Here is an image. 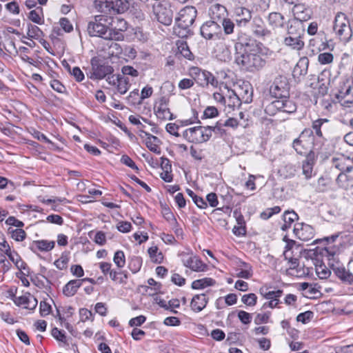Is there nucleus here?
I'll use <instances>...</instances> for the list:
<instances>
[{
    "label": "nucleus",
    "mask_w": 353,
    "mask_h": 353,
    "mask_svg": "<svg viewBox=\"0 0 353 353\" xmlns=\"http://www.w3.org/2000/svg\"><path fill=\"white\" fill-rule=\"evenodd\" d=\"M133 3V0H94V9L105 15H117L127 12Z\"/></svg>",
    "instance_id": "nucleus-1"
},
{
    "label": "nucleus",
    "mask_w": 353,
    "mask_h": 353,
    "mask_svg": "<svg viewBox=\"0 0 353 353\" xmlns=\"http://www.w3.org/2000/svg\"><path fill=\"white\" fill-rule=\"evenodd\" d=\"M261 48L256 52H250L236 55L235 61L243 69L255 72L262 69L266 64V61L261 54Z\"/></svg>",
    "instance_id": "nucleus-2"
},
{
    "label": "nucleus",
    "mask_w": 353,
    "mask_h": 353,
    "mask_svg": "<svg viewBox=\"0 0 353 353\" xmlns=\"http://www.w3.org/2000/svg\"><path fill=\"white\" fill-rule=\"evenodd\" d=\"M108 16L103 14L95 15L88 22L87 32L90 37H98L105 40H110L112 37L110 33V28L103 22H106Z\"/></svg>",
    "instance_id": "nucleus-3"
},
{
    "label": "nucleus",
    "mask_w": 353,
    "mask_h": 353,
    "mask_svg": "<svg viewBox=\"0 0 353 353\" xmlns=\"http://www.w3.org/2000/svg\"><path fill=\"white\" fill-rule=\"evenodd\" d=\"M333 28L342 42L346 43L350 40L352 36V30L349 20L345 14L339 13L336 14Z\"/></svg>",
    "instance_id": "nucleus-4"
},
{
    "label": "nucleus",
    "mask_w": 353,
    "mask_h": 353,
    "mask_svg": "<svg viewBox=\"0 0 353 353\" xmlns=\"http://www.w3.org/2000/svg\"><path fill=\"white\" fill-rule=\"evenodd\" d=\"M189 74L199 85L203 88H206L209 85L214 88L218 86V80L209 71L203 70L199 67H191L189 69Z\"/></svg>",
    "instance_id": "nucleus-5"
},
{
    "label": "nucleus",
    "mask_w": 353,
    "mask_h": 353,
    "mask_svg": "<svg viewBox=\"0 0 353 353\" xmlns=\"http://www.w3.org/2000/svg\"><path fill=\"white\" fill-rule=\"evenodd\" d=\"M313 131L310 128H305L292 143V147L299 154H306L314 141Z\"/></svg>",
    "instance_id": "nucleus-6"
},
{
    "label": "nucleus",
    "mask_w": 353,
    "mask_h": 353,
    "mask_svg": "<svg viewBox=\"0 0 353 353\" xmlns=\"http://www.w3.org/2000/svg\"><path fill=\"white\" fill-rule=\"evenodd\" d=\"M92 72L90 79L94 80H101L110 75L114 72L112 66L97 57H94L90 61Z\"/></svg>",
    "instance_id": "nucleus-7"
},
{
    "label": "nucleus",
    "mask_w": 353,
    "mask_h": 353,
    "mask_svg": "<svg viewBox=\"0 0 353 353\" xmlns=\"http://www.w3.org/2000/svg\"><path fill=\"white\" fill-rule=\"evenodd\" d=\"M290 85L288 78L283 75L276 77L270 88L272 97L279 99L290 97Z\"/></svg>",
    "instance_id": "nucleus-8"
},
{
    "label": "nucleus",
    "mask_w": 353,
    "mask_h": 353,
    "mask_svg": "<svg viewBox=\"0 0 353 353\" xmlns=\"http://www.w3.org/2000/svg\"><path fill=\"white\" fill-rule=\"evenodd\" d=\"M236 55L250 52H256L260 49L257 41L250 36L241 33L234 45Z\"/></svg>",
    "instance_id": "nucleus-9"
},
{
    "label": "nucleus",
    "mask_w": 353,
    "mask_h": 353,
    "mask_svg": "<svg viewBox=\"0 0 353 353\" xmlns=\"http://www.w3.org/2000/svg\"><path fill=\"white\" fill-rule=\"evenodd\" d=\"M152 9L155 18L159 23L165 26L172 23L173 12L166 2H157L153 5Z\"/></svg>",
    "instance_id": "nucleus-10"
},
{
    "label": "nucleus",
    "mask_w": 353,
    "mask_h": 353,
    "mask_svg": "<svg viewBox=\"0 0 353 353\" xmlns=\"http://www.w3.org/2000/svg\"><path fill=\"white\" fill-rule=\"evenodd\" d=\"M200 34L205 39L216 40L222 38V27L216 21H207L200 28Z\"/></svg>",
    "instance_id": "nucleus-11"
},
{
    "label": "nucleus",
    "mask_w": 353,
    "mask_h": 353,
    "mask_svg": "<svg viewBox=\"0 0 353 353\" xmlns=\"http://www.w3.org/2000/svg\"><path fill=\"white\" fill-rule=\"evenodd\" d=\"M197 15V10L193 6H185L179 12V17L177 18L179 28L186 30L194 22Z\"/></svg>",
    "instance_id": "nucleus-12"
},
{
    "label": "nucleus",
    "mask_w": 353,
    "mask_h": 353,
    "mask_svg": "<svg viewBox=\"0 0 353 353\" xmlns=\"http://www.w3.org/2000/svg\"><path fill=\"white\" fill-rule=\"evenodd\" d=\"M108 26L110 33L112 37L110 40L121 41L123 39V32L128 30V23L124 19L118 17H113Z\"/></svg>",
    "instance_id": "nucleus-13"
},
{
    "label": "nucleus",
    "mask_w": 353,
    "mask_h": 353,
    "mask_svg": "<svg viewBox=\"0 0 353 353\" xmlns=\"http://www.w3.org/2000/svg\"><path fill=\"white\" fill-rule=\"evenodd\" d=\"M169 101V99L167 97H161L154 104V111L158 119L161 120L174 119V114L168 108Z\"/></svg>",
    "instance_id": "nucleus-14"
},
{
    "label": "nucleus",
    "mask_w": 353,
    "mask_h": 353,
    "mask_svg": "<svg viewBox=\"0 0 353 353\" xmlns=\"http://www.w3.org/2000/svg\"><path fill=\"white\" fill-rule=\"evenodd\" d=\"M293 232L298 239L303 241H308L314 236V228L311 225L303 223H296Z\"/></svg>",
    "instance_id": "nucleus-15"
},
{
    "label": "nucleus",
    "mask_w": 353,
    "mask_h": 353,
    "mask_svg": "<svg viewBox=\"0 0 353 353\" xmlns=\"http://www.w3.org/2000/svg\"><path fill=\"white\" fill-rule=\"evenodd\" d=\"M332 270L343 283L353 284V261L348 263L347 270L343 266L332 267Z\"/></svg>",
    "instance_id": "nucleus-16"
},
{
    "label": "nucleus",
    "mask_w": 353,
    "mask_h": 353,
    "mask_svg": "<svg viewBox=\"0 0 353 353\" xmlns=\"http://www.w3.org/2000/svg\"><path fill=\"white\" fill-rule=\"evenodd\" d=\"M330 125V121L327 119H318L314 120L312 123V128L313 133L314 132L316 136L325 139V136L327 134Z\"/></svg>",
    "instance_id": "nucleus-17"
},
{
    "label": "nucleus",
    "mask_w": 353,
    "mask_h": 353,
    "mask_svg": "<svg viewBox=\"0 0 353 353\" xmlns=\"http://www.w3.org/2000/svg\"><path fill=\"white\" fill-rule=\"evenodd\" d=\"M252 29L256 37L266 39L271 36V31L265 27L263 19L259 17L254 18L252 23Z\"/></svg>",
    "instance_id": "nucleus-18"
},
{
    "label": "nucleus",
    "mask_w": 353,
    "mask_h": 353,
    "mask_svg": "<svg viewBox=\"0 0 353 353\" xmlns=\"http://www.w3.org/2000/svg\"><path fill=\"white\" fill-rule=\"evenodd\" d=\"M203 126H196L187 129L183 132V137L191 143H203Z\"/></svg>",
    "instance_id": "nucleus-19"
},
{
    "label": "nucleus",
    "mask_w": 353,
    "mask_h": 353,
    "mask_svg": "<svg viewBox=\"0 0 353 353\" xmlns=\"http://www.w3.org/2000/svg\"><path fill=\"white\" fill-rule=\"evenodd\" d=\"M225 88L228 89V94H226V103H228V106L230 108L234 109L235 107H239L241 105L242 99L240 95H242V90L241 87H238L237 90H230L225 86Z\"/></svg>",
    "instance_id": "nucleus-20"
},
{
    "label": "nucleus",
    "mask_w": 353,
    "mask_h": 353,
    "mask_svg": "<svg viewBox=\"0 0 353 353\" xmlns=\"http://www.w3.org/2000/svg\"><path fill=\"white\" fill-rule=\"evenodd\" d=\"M292 12L295 18L300 21H306L311 18V9L306 8L304 4L299 3V2L294 4Z\"/></svg>",
    "instance_id": "nucleus-21"
},
{
    "label": "nucleus",
    "mask_w": 353,
    "mask_h": 353,
    "mask_svg": "<svg viewBox=\"0 0 353 353\" xmlns=\"http://www.w3.org/2000/svg\"><path fill=\"white\" fill-rule=\"evenodd\" d=\"M226 14L227 10L225 6L219 3L212 5L209 10L210 20L218 21L219 24L225 19Z\"/></svg>",
    "instance_id": "nucleus-22"
},
{
    "label": "nucleus",
    "mask_w": 353,
    "mask_h": 353,
    "mask_svg": "<svg viewBox=\"0 0 353 353\" xmlns=\"http://www.w3.org/2000/svg\"><path fill=\"white\" fill-rule=\"evenodd\" d=\"M334 167L341 171V172H350L353 169V162L350 159L341 156L338 158H332Z\"/></svg>",
    "instance_id": "nucleus-23"
},
{
    "label": "nucleus",
    "mask_w": 353,
    "mask_h": 353,
    "mask_svg": "<svg viewBox=\"0 0 353 353\" xmlns=\"http://www.w3.org/2000/svg\"><path fill=\"white\" fill-rule=\"evenodd\" d=\"M208 298L205 294H196L192 299L190 307L194 312L202 311L207 305Z\"/></svg>",
    "instance_id": "nucleus-24"
},
{
    "label": "nucleus",
    "mask_w": 353,
    "mask_h": 353,
    "mask_svg": "<svg viewBox=\"0 0 353 353\" xmlns=\"http://www.w3.org/2000/svg\"><path fill=\"white\" fill-rule=\"evenodd\" d=\"M13 301L18 306L26 305L25 308L29 310H34L37 305V299L35 297H34V296H32L30 294H28V296H14V299H13Z\"/></svg>",
    "instance_id": "nucleus-25"
},
{
    "label": "nucleus",
    "mask_w": 353,
    "mask_h": 353,
    "mask_svg": "<svg viewBox=\"0 0 353 353\" xmlns=\"http://www.w3.org/2000/svg\"><path fill=\"white\" fill-rule=\"evenodd\" d=\"M55 242L54 241L39 240L34 241L30 246V249L34 253L37 250L41 252H48L54 248Z\"/></svg>",
    "instance_id": "nucleus-26"
},
{
    "label": "nucleus",
    "mask_w": 353,
    "mask_h": 353,
    "mask_svg": "<svg viewBox=\"0 0 353 353\" xmlns=\"http://www.w3.org/2000/svg\"><path fill=\"white\" fill-rule=\"evenodd\" d=\"M215 57L221 61L228 62L231 60L232 54L229 48L223 43L216 45L214 50Z\"/></svg>",
    "instance_id": "nucleus-27"
},
{
    "label": "nucleus",
    "mask_w": 353,
    "mask_h": 353,
    "mask_svg": "<svg viewBox=\"0 0 353 353\" xmlns=\"http://www.w3.org/2000/svg\"><path fill=\"white\" fill-rule=\"evenodd\" d=\"M183 265L196 272L204 271L206 268V265L204 264L197 257H188V259H182Z\"/></svg>",
    "instance_id": "nucleus-28"
},
{
    "label": "nucleus",
    "mask_w": 353,
    "mask_h": 353,
    "mask_svg": "<svg viewBox=\"0 0 353 353\" xmlns=\"http://www.w3.org/2000/svg\"><path fill=\"white\" fill-rule=\"evenodd\" d=\"M351 88V83L348 80L342 81L340 83L337 91L334 93L335 97L339 102L341 101L350 94Z\"/></svg>",
    "instance_id": "nucleus-29"
},
{
    "label": "nucleus",
    "mask_w": 353,
    "mask_h": 353,
    "mask_svg": "<svg viewBox=\"0 0 353 353\" xmlns=\"http://www.w3.org/2000/svg\"><path fill=\"white\" fill-rule=\"evenodd\" d=\"M83 280L75 279L70 281L63 288V293L67 296H74L81 286Z\"/></svg>",
    "instance_id": "nucleus-30"
},
{
    "label": "nucleus",
    "mask_w": 353,
    "mask_h": 353,
    "mask_svg": "<svg viewBox=\"0 0 353 353\" xmlns=\"http://www.w3.org/2000/svg\"><path fill=\"white\" fill-rule=\"evenodd\" d=\"M145 136L147 137L145 141L147 148L151 152L159 154L161 153V149L159 146V143H160L159 139L148 132H145Z\"/></svg>",
    "instance_id": "nucleus-31"
},
{
    "label": "nucleus",
    "mask_w": 353,
    "mask_h": 353,
    "mask_svg": "<svg viewBox=\"0 0 353 353\" xmlns=\"http://www.w3.org/2000/svg\"><path fill=\"white\" fill-rule=\"evenodd\" d=\"M347 172H341L336 179V182L338 186L344 190H349L353 188V177L347 175Z\"/></svg>",
    "instance_id": "nucleus-32"
},
{
    "label": "nucleus",
    "mask_w": 353,
    "mask_h": 353,
    "mask_svg": "<svg viewBox=\"0 0 353 353\" xmlns=\"http://www.w3.org/2000/svg\"><path fill=\"white\" fill-rule=\"evenodd\" d=\"M176 45L178 48V52L176 53V56L181 55L190 61H193L194 59V55L190 51V48L186 41H178Z\"/></svg>",
    "instance_id": "nucleus-33"
},
{
    "label": "nucleus",
    "mask_w": 353,
    "mask_h": 353,
    "mask_svg": "<svg viewBox=\"0 0 353 353\" xmlns=\"http://www.w3.org/2000/svg\"><path fill=\"white\" fill-rule=\"evenodd\" d=\"M280 102V112L291 114L296 110V103L291 99L290 97L288 98H281L279 99Z\"/></svg>",
    "instance_id": "nucleus-34"
},
{
    "label": "nucleus",
    "mask_w": 353,
    "mask_h": 353,
    "mask_svg": "<svg viewBox=\"0 0 353 353\" xmlns=\"http://www.w3.org/2000/svg\"><path fill=\"white\" fill-rule=\"evenodd\" d=\"M270 288L263 286L259 289V293L265 299L274 301H279V298L282 295L283 290H277L276 291L270 290Z\"/></svg>",
    "instance_id": "nucleus-35"
},
{
    "label": "nucleus",
    "mask_w": 353,
    "mask_h": 353,
    "mask_svg": "<svg viewBox=\"0 0 353 353\" xmlns=\"http://www.w3.org/2000/svg\"><path fill=\"white\" fill-rule=\"evenodd\" d=\"M284 44L292 50H301L304 48L305 43L302 38L286 37L283 41Z\"/></svg>",
    "instance_id": "nucleus-36"
},
{
    "label": "nucleus",
    "mask_w": 353,
    "mask_h": 353,
    "mask_svg": "<svg viewBox=\"0 0 353 353\" xmlns=\"http://www.w3.org/2000/svg\"><path fill=\"white\" fill-rule=\"evenodd\" d=\"M299 219L298 214L294 211H285L283 214V225L281 226L283 231L288 230L291 225Z\"/></svg>",
    "instance_id": "nucleus-37"
},
{
    "label": "nucleus",
    "mask_w": 353,
    "mask_h": 353,
    "mask_svg": "<svg viewBox=\"0 0 353 353\" xmlns=\"http://www.w3.org/2000/svg\"><path fill=\"white\" fill-rule=\"evenodd\" d=\"M315 270L318 276L321 279H325L330 275V270L323 263L322 261L315 259Z\"/></svg>",
    "instance_id": "nucleus-38"
},
{
    "label": "nucleus",
    "mask_w": 353,
    "mask_h": 353,
    "mask_svg": "<svg viewBox=\"0 0 353 353\" xmlns=\"http://www.w3.org/2000/svg\"><path fill=\"white\" fill-rule=\"evenodd\" d=\"M304 34V29L301 26V23L298 21L292 23L288 26L287 37L302 38Z\"/></svg>",
    "instance_id": "nucleus-39"
},
{
    "label": "nucleus",
    "mask_w": 353,
    "mask_h": 353,
    "mask_svg": "<svg viewBox=\"0 0 353 353\" xmlns=\"http://www.w3.org/2000/svg\"><path fill=\"white\" fill-rule=\"evenodd\" d=\"M268 22L274 28L283 27L285 23V19L279 12H271L268 16Z\"/></svg>",
    "instance_id": "nucleus-40"
},
{
    "label": "nucleus",
    "mask_w": 353,
    "mask_h": 353,
    "mask_svg": "<svg viewBox=\"0 0 353 353\" xmlns=\"http://www.w3.org/2000/svg\"><path fill=\"white\" fill-rule=\"evenodd\" d=\"M215 283V281L212 278H204L195 280L192 283V288L194 290L203 289L208 286H212Z\"/></svg>",
    "instance_id": "nucleus-41"
},
{
    "label": "nucleus",
    "mask_w": 353,
    "mask_h": 353,
    "mask_svg": "<svg viewBox=\"0 0 353 353\" xmlns=\"http://www.w3.org/2000/svg\"><path fill=\"white\" fill-rule=\"evenodd\" d=\"M112 281L120 284H125L128 279V273L125 271H111L110 276Z\"/></svg>",
    "instance_id": "nucleus-42"
},
{
    "label": "nucleus",
    "mask_w": 353,
    "mask_h": 353,
    "mask_svg": "<svg viewBox=\"0 0 353 353\" xmlns=\"http://www.w3.org/2000/svg\"><path fill=\"white\" fill-rule=\"evenodd\" d=\"M235 14L237 16L241 17L240 21L248 22L252 18L251 11L244 7L239 6L235 8Z\"/></svg>",
    "instance_id": "nucleus-43"
},
{
    "label": "nucleus",
    "mask_w": 353,
    "mask_h": 353,
    "mask_svg": "<svg viewBox=\"0 0 353 353\" xmlns=\"http://www.w3.org/2000/svg\"><path fill=\"white\" fill-rule=\"evenodd\" d=\"M280 102L279 99H276L265 105V112L270 116H274L278 112H280Z\"/></svg>",
    "instance_id": "nucleus-44"
},
{
    "label": "nucleus",
    "mask_w": 353,
    "mask_h": 353,
    "mask_svg": "<svg viewBox=\"0 0 353 353\" xmlns=\"http://www.w3.org/2000/svg\"><path fill=\"white\" fill-rule=\"evenodd\" d=\"M309 65V60L307 57H302L296 63L294 72H297L300 69L299 74L304 75L307 74V67Z\"/></svg>",
    "instance_id": "nucleus-45"
},
{
    "label": "nucleus",
    "mask_w": 353,
    "mask_h": 353,
    "mask_svg": "<svg viewBox=\"0 0 353 353\" xmlns=\"http://www.w3.org/2000/svg\"><path fill=\"white\" fill-rule=\"evenodd\" d=\"M27 34L29 39H38L43 35V32L38 26L29 24Z\"/></svg>",
    "instance_id": "nucleus-46"
},
{
    "label": "nucleus",
    "mask_w": 353,
    "mask_h": 353,
    "mask_svg": "<svg viewBox=\"0 0 353 353\" xmlns=\"http://www.w3.org/2000/svg\"><path fill=\"white\" fill-rule=\"evenodd\" d=\"M68 254L69 252H64L62 253L61 257L54 261V265L59 270H62L67 268L69 262Z\"/></svg>",
    "instance_id": "nucleus-47"
},
{
    "label": "nucleus",
    "mask_w": 353,
    "mask_h": 353,
    "mask_svg": "<svg viewBox=\"0 0 353 353\" xmlns=\"http://www.w3.org/2000/svg\"><path fill=\"white\" fill-rule=\"evenodd\" d=\"M127 101L129 104L136 105H140L142 103V100L141 99V96L139 94V92L138 89H135L132 91L129 96L127 97Z\"/></svg>",
    "instance_id": "nucleus-48"
},
{
    "label": "nucleus",
    "mask_w": 353,
    "mask_h": 353,
    "mask_svg": "<svg viewBox=\"0 0 353 353\" xmlns=\"http://www.w3.org/2000/svg\"><path fill=\"white\" fill-rule=\"evenodd\" d=\"M281 210V209L279 206H274L273 208H267L265 211L261 213L260 217L262 219L267 220L274 214H279Z\"/></svg>",
    "instance_id": "nucleus-49"
},
{
    "label": "nucleus",
    "mask_w": 353,
    "mask_h": 353,
    "mask_svg": "<svg viewBox=\"0 0 353 353\" xmlns=\"http://www.w3.org/2000/svg\"><path fill=\"white\" fill-rule=\"evenodd\" d=\"M113 261L119 268L124 267L125 264V258L123 252L121 250L117 251L114 253Z\"/></svg>",
    "instance_id": "nucleus-50"
},
{
    "label": "nucleus",
    "mask_w": 353,
    "mask_h": 353,
    "mask_svg": "<svg viewBox=\"0 0 353 353\" xmlns=\"http://www.w3.org/2000/svg\"><path fill=\"white\" fill-rule=\"evenodd\" d=\"M38 9H39V12L37 10H31L29 13L28 18L30 20H31L32 22L35 23L42 24L43 20L41 17L40 13H42L43 10L41 8H38Z\"/></svg>",
    "instance_id": "nucleus-51"
},
{
    "label": "nucleus",
    "mask_w": 353,
    "mask_h": 353,
    "mask_svg": "<svg viewBox=\"0 0 353 353\" xmlns=\"http://www.w3.org/2000/svg\"><path fill=\"white\" fill-rule=\"evenodd\" d=\"M241 301L244 304L248 306H254L256 304L257 296L254 293L245 294L242 296Z\"/></svg>",
    "instance_id": "nucleus-52"
},
{
    "label": "nucleus",
    "mask_w": 353,
    "mask_h": 353,
    "mask_svg": "<svg viewBox=\"0 0 353 353\" xmlns=\"http://www.w3.org/2000/svg\"><path fill=\"white\" fill-rule=\"evenodd\" d=\"M219 115V111L214 106H208L204 112L202 119H211L214 118Z\"/></svg>",
    "instance_id": "nucleus-53"
},
{
    "label": "nucleus",
    "mask_w": 353,
    "mask_h": 353,
    "mask_svg": "<svg viewBox=\"0 0 353 353\" xmlns=\"http://www.w3.org/2000/svg\"><path fill=\"white\" fill-rule=\"evenodd\" d=\"M51 334L56 340L61 341L64 344L68 345L67 343L66 336L63 331L60 330L57 327H54L51 331Z\"/></svg>",
    "instance_id": "nucleus-54"
},
{
    "label": "nucleus",
    "mask_w": 353,
    "mask_h": 353,
    "mask_svg": "<svg viewBox=\"0 0 353 353\" xmlns=\"http://www.w3.org/2000/svg\"><path fill=\"white\" fill-rule=\"evenodd\" d=\"M221 23L225 34H230L234 32V23L230 19L225 18Z\"/></svg>",
    "instance_id": "nucleus-55"
},
{
    "label": "nucleus",
    "mask_w": 353,
    "mask_h": 353,
    "mask_svg": "<svg viewBox=\"0 0 353 353\" xmlns=\"http://www.w3.org/2000/svg\"><path fill=\"white\" fill-rule=\"evenodd\" d=\"M141 264L142 262L141 258L135 256L130 260L129 263V268L133 273H136L139 271Z\"/></svg>",
    "instance_id": "nucleus-56"
},
{
    "label": "nucleus",
    "mask_w": 353,
    "mask_h": 353,
    "mask_svg": "<svg viewBox=\"0 0 353 353\" xmlns=\"http://www.w3.org/2000/svg\"><path fill=\"white\" fill-rule=\"evenodd\" d=\"M333 54L330 52L321 53L318 56V61L321 64H329L333 61Z\"/></svg>",
    "instance_id": "nucleus-57"
},
{
    "label": "nucleus",
    "mask_w": 353,
    "mask_h": 353,
    "mask_svg": "<svg viewBox=\"0 0 353 353\" xmlns=\"http://www.w3.org/2000/svg\"><path fill=\"white\" fill-rule=\"evenodd\" d=\"M11 236L17 241H22L26 239V233L23 230L17 228L11 231Z\"/></svg>",
    "instance_id": "nucleus-58"
},
{
    "label": "nucleus",
    "mask_w": 353,
    "mask_h": 353,
    "mask_svg": "<svg viewBox=\"0 0 353 353\" xmlns=\"http://www.w3.org/2000/svg\"><path fill=\"white\" fill-rule=\"evenodd\" d=\"M121 72L123 76L129 75L132 77H137L139 74L138 70L130 65H124L122 67Z\"/></svg>",
    "instance_id": "nucleus-59"
},
{
    "label": "nucleus",
    "mask_w": 353,
    "mask_h": 353,
    "mask_svg": "<svg viewBox=\"0 0 353 353\" xmlns=\"http://www.w3.org/2000/svg\"><path fill=\"white\" fill-rule=\"evenodd\" d=\"M59 24L61 28L65 32H70L73 30V26L71 23L70 21L66 17H62L59 20Z\"/></svg>",
    "instance_id": "nucleus-60"
},
{
    "label": "nucleus",
    "mask_w": 353,
    "mask_h": 353,
    "mask_svg": "<svg viewBox=\"0 0 353 353\" xmlns=\"http://www.w3.org/2000/svg\"><path fill=\"white\" fill-rule=\"evenodd\" d=\"M313 315L314 314L312 311H306L305 312L300 313L296 317V321L303 323H306L312 319Z\"/></svg>",
    "instance_id": "nucleus-61"
},
{
    "label": "nucleus",
    "mask_w": 353,
    "mask_h": 353,
    "mask_svg": "<svg viewBox=\"0 0 353 353\" xmlns=\"http://www.w3.org/2000/svg\"><path fill=\"white\" fill-rule=\"evenodd\" d=\"M336 254V249L334 247L324 248L321 251V256L327 257V260L329 261L333 259Z\"/></svg>",
    "instance_id": "nucleus-62"
},
{
    "label": "nucleus",
    "mask_w": 353,
    "mask_h": 353,
    "mask_svg": "<svg viewBox=\"0 0 353 353\" xmlns=\"http://www.w3.org/2000/svg\"><path fill=\"white\" fill-rule=\"evenodd\" d=\"M52 310L51 305L47 302L42 301L39 304V312L41 316H46L48 315Z\"/></svg>",
    "instance_id": "nucleus-63"
},
{
    "label": "nucleus",
    "mask_w": 353,
    "mask_h": 353,
    "mask_svg": "<svg viewBox=\"0 0 353 353\" xmlns=\"http://www.w3.org/2000/svg\"><path fill=\"white\" fill-rule=\"evenodd\" d=\"M238 318L241 321V322L245 325H248L251 323L252 316L250 313L240 310L238 312Z\"/></svg>",
    "instance_id": "nucleus-64"
}]
</instances>
